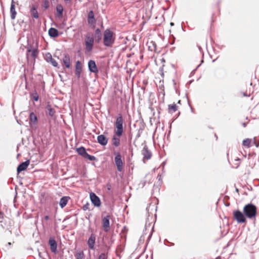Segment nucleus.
Listing matches in <instances>:
<instances>
[{"label":"nucleus","instance_id":"1","mask_svg":"<svg viewBox=\"0 0 259 259\" xmlns=\"http://www.w3.org/2000/svg\"><path fill=\"white\" fill-rule=\"evenodd\" d=\"M243 212L246 218L249 220H255L257 215V208L252 203H248L244 205Z\"/></svg>","mask_w":259,"mask_h":259},{"label":"nucleus","instance_id":"2","mask_svg":"<svg viewBox=\"0 0 259 259\" xmlns=\"http://www.w3.org/2000/svg\"><path fill=\"white\" fill-rule=\"evenodd\" d=\"M115 35L109 29H106L103 34V44L106 47H111L115 42Z\"/></svg>","mask_w":259,"mask_h":259},{"label":"nucleus","instance_id":"3","mask_svg":"<svg viewBox=\"0 0 259 259\" xmlns=\"http://www.w3.org/2000/svg\"><path fill=\"white\" fill-rule=\"evenodd\" d=\"M123 120L122 115L119 114L116 119V121L115 122L116 130H115L114 132L115 135H117V137H121L123 134Z\"/></svg>","mask_w":259,"mask_h":259},{"label":"nucleus","instance_id":"4","mask_svg":"<svg viewBox=\"0 0 259 259\" xmlns=\"http://www.w3.org/2000/svg\"><path fill=\"white\" fill-rule=\"evenodd\" d=\"M94 39L92 33H88L85 36L84 43L85 49L88 52H90L93 48Z\"/></svg>","mask_w":259,"mask_h":259},{"label":"nucleus","instance_id":"5","mask_svg":"<svg viewBox=\"0 0 259 259\" xmlns=\"http://www.w3.org/2000/svg\"><path fill=\"white\" fill-rule=\"evenodd\" d=\"M233 217L239 224L246 223V217L245 214L239 210H236L233 211Z\"/></svg>","mask_w":259,"mask_h":259},{"label":"nucleus","instance_id":"6","mask_svg":"<svg viewBox=\"0 0 259 259\" xmlns=\"http://www.w3.org/2000/svg\"><path fill=\"white\" fill-rule=\"evenodd\" d=\"M38 54L37 49L33 47L32 46H28L27 49V58L28 59L30 57L35 60Z\"/></svg>","mask_w":259,"mask_h":259},{"label":"nucleus","instance_id":"7","mask_svg":"<svg viewBox=\"0 0 259 259\" xmlns=\"http://www.w3.org/2000/svg\"><path fill=\"white\" fill-rule=\"evenodd\" d=\"M114 161L117 166V170L121 172L123 169V163L121 159V155L119 152L115 153Z\"/></svg>","mask_w":259,"mask_h":259},{"label":"nucleus","instance_id":"8","mask_svg":"<svg viewBox=\"0 0 259 259\" xmlns=\"http://www.w3.org/2000/svg\"><path fill=\"white\" fill-rule=\"evenodd\" d=\"M90 199L92 203L96 207H99L101 205V201L99 197L94 193L91 192L90 194Z\"/></svg>","mask_w":259,"mask_h":259},{"label":"nucleus","instance_id":"9","mask_svg":"<svg viewBox=\"0 0 259 259\" xmlns=\"http://www.w3.org/2000/svg\"><path fill=\"white\" fill-rule=\"evenodd\" d=\"M88 68L91 72L97 74L99 72L96 62L94 60H90L88 62Z\"/></svg>","mask_w":259,"mask_h":259},{"label":"nucleus","instance_id":"10","mask_svg":"<svg viewBox=\"0 0 259 259\" xmlns=\"http://www.w3.org/2000/svg\"><path fill=\"white\" fill-rule=\"evenodd\" d=\"M110 216L109 215H107L102 219L103 228L104 229V230L105 232H108L109 230V228H110L109 220H110Z\"/></svg>","mask_w":259,"mask_h":259},{"label":"nucleus","instance_id":"11","mask_svg":"<svg viewBox=\"0 0 259 259\" xmlns=\"http://www.w3.org/2000/svg\"><path fill=\"white\" fill-rule=\"evenodd\" d=\"M142 154L143 156V159L146 160H149L151 158L152 153L151 151L148 149L147 145H145L142 151Z\"/></svg>","mask_w":259,"mask_h":259},{"label":"nucleus","instance_id":"12","mask_svg":"<svg viewBox=\"0 0 259 259\" xmlns=\"http://www.w3.org/2000/svg\"><path fill=\"white\" fill-rule=\"evenodd\" d=\"M45 59L46 61L50 63L54 67H57L58 66V63L57 61L54 60L52 56V55L50 53H47L46 54L45 56Z\"/></svg>","mask_w":259,"mask_h":259},{"label":"nucleus","instance_id":"13","mask_svg":"<svg viewBox=\"0 0 259 259\" xmlns=\"http://www.w3.org/2000/svg\"><path fill=\"white\" fill-rule=\"evenodd\" d=\"M38 119L36 115L31 112L29 114V125L30 127H32L34 125H36L37 123Z\"/></svg>","mask_w":259,"mask_h":259},{"label":"nucleus","instance_id":"14","mask_svg":"<svg viewBox=\"0 0 259 259\" xmlns=\"http://www.w3.org/2000/svg\"><path fill=\"white\" fill-rule=\"evenodd\" d=\"M96 235L92 233L91 234L89 238L88 239L87 243L89 247L91 249H94V245L95 244Z\"/></svg>","mask_w":259,"mask_h":259},{"label":"nucleus","instance_id":"15","mask_svg":"<svg viewBox=\"0 0 259 259\" xmlns=\"http://www.w3.org/2000/svg\"><path fill=\"white\" fill-rule=\"evenodd\" d=\"M49 244L50 246L51 251L56 253L57 252V243L54 238H50L49 241Z\"/></svg>","mask_w":259,"mask_h":259},{"label":"nucleus","instance_id":"16","mask_svg":"<svg viewBox=\"0 0 259 259\" xmlns=\"http://www.w3.org/2000/svg\"><path fill=\"white\" fill-rule=\"evenodd\" d=\"M98 142L102 146H105L108 143V138L104 135H101L97 137Z\"/></svg>","mask_w":259,"mask_h":259},{"label":"nucleus","instance_id":"17","mask_svg":"<svg viewBox=\"0 0 259 259\" xmlns=\"http://www.w3.org/2000/svg\"><path fill=\"white\" fill-rule=\"evenodd\" d=\"M29 164V161L26 160L25 162L21 163L17 167V171L18 173H20L22 171L26 169L27 167Z\"/></svg>","mask_w":259,"mask_h":259},{"label":"nucleus","instance_id":"18","mask_svg":"<svg viewBox=\"0 0 259 259\" xmlns=\"http://www.w3.org/2000/svg\"><path fill=\"white\" fill-rule=\"evenodd\" d=\"M10 14H11V18L12 20H14L16 18V16L17 15V12L15 10V6L14 0L12 1L11 7H10Z\"/></svg>","mask_w":259,"mask_h":259},{"label":"nucleus","instance_id":"19","mask_svg":"<svg viewBox=\"0 0 259 259\" xmlns=\"http://www.w3.org/2000/svg\"><path fill=\"white\" fill-rule=\"evenodd\" d=\"M63 7L61 4H58L56 6V16L59 18H62L63 17Z\"/></svg>","mask_w":259,"mask_h":259},{"label":"nucleus","instance_id":"20","mask_svg":"<svg viewBox=\"0 0 259 259\" xmlns=\"http://www.w3.org/2000/svg\"><path fill=\"white\" fill-rule=\"evenodd\" d=\"M30 12L33 18L35 19H38L39 18V15L37 11V7L35 5H32L30 10Z\"/></svg>","mask_w":259,"mask_h":259},{"label":"nucleus","instance_id":"21","mask_svg":"<svg viewBox=\"0 0 259 259\" xmlns=\"http://www.w3.org/2000/svg\"><path fill=\"white\" fill-rule=\"evenodd\" d=\"M88 22L89 24L92 25L96 23L94 17V13L93 11H90L88 15Z\"/></svg>","mask_w":259,"mask_h":259},{"label":"nucleus","instance_id":"22","mask_svg":"<svg viewBox=\"0 0 259 259\" xmlns=\"http://www.w3.org/2000/svg\"><path fill=\"white\" fill-rule=\"evenodd\" d=\"M81 69L82 67L81 65V63L79 61H77L76 62L75 64V74L77 76L78 78H79L80 76Z\"/></svg>","mask_w":259,"mask_h":259},{"label":"nucleus","instance_id":"23","mask_svg":"<svg viewBox=\"0 0 259 259\" xmlns=\"http://www.w3.org/2000/svg\"><path fill=\"white\" fill-rule=\"evenodd\" d=\"M62 60L66 67L69 68L70 67V59L69 55L67 54H64Z\"/></svg>","mask_w":259,"mask_h":259},{"label":"nucleus","instance_id":"24","mask_svg":"<svg viewBox=\"0 0 259 259\" xmlns=\"http://www.w3.org/2000/svg\"><path fill=\"white\" fill-rule=\"evenodd\" d=\"M102 37V34L100 29L99 28L96 29L95 33V38L96 41L99 43L101 41Z\"/></svg>","mask_w":259,"mask_h":259},{"label":"nucleus","instance_id":"25","mask_svg":"<svg viewBox=\"0 0 259 259\" xmlns=\"http://www.w3.org/2000/svg\"><path fill=\"white\" fill-rule=\"evenodd\" d=\"M46 109H47L46 113L49 116L52 117L55 115V114L56 113L55 110L52 107V106L50 104H48L47 105Z\"/></svg>","mask_w":259,"mask_h":259},{"label":"nucleus","instance_id":"26","mask_svg":"<svg viewBox=\"0 0 259 259\" xmlns=\"http://www.w3.org/2000/svg\"><path fill=\"white\" fill-rule=\"evenodd\" d=\"M49 34L52 37H56L58 36V31L54 28H51L49 30Z\"/></svg>","mask_w":259,"mask_h":259},{"label":"nucleus","instance_id":"27","mask_svg":"<svg viewBox=\"0 0 259 259\" xmlns=\"http://www.w3.org/2000/svg\"><path fill=\"white\" fill-rule=\"evenodd\" d=\"M69 199V197L67 196H64L61 198L59 204L61 208H63L66 205Z\"/></svg>","mask_w":259,"mask_h":259},{"label":"nucleus","instance_id":"28","mask_svg":"<svg viewBox=\"0 0 259 259\" xmlns=\"http://www.w3.org/2000/svg\"><path fill=\"white\" fill-rule=\"evenodd\" d=\"M120 137H117V135H114L113 136L112 141V144L115 146L118 147L120 145Z\"/></svg>","mask_w":259,"mask_h":259},{"label":"nucleus","instance_id":"29","mask_svg":"<svg viewBox=\"0 0 259 259\" xmlns=\"http://www.w3.org/2000/svg\"><path fill=\"white\" fill-rule=\"evenodd\" d=\"M74 256L75 257V259H84L85 255H84L83 250H77L74 253Z\"/></svg>","mask_w":259,"mask_h":259},{"label":"nucleus","instance_id":"30","mask_svg":"<svg viewBox=\"0 0 259 259\" xmlns=\"http://www.w3.org/2000/svg\"><path fill=\"white\" fill-rule=\"evenodd\" d=\"M77 152L78 154L81 155L83 157H84L87 152L84 147H81L77 149Z\"/></svg>","mask_w":259,"mask_h":259},{"label":"nucleus","instance_id":"31","mask_svg":"<svg viewBox=\"0 0 259 259\" xmlns=\"http://www.w3.org/2000/svg\"><path fill=\"white\" fill-rule=\"evenodd\" d=\"M168 109L169 112L173 113L177 111V106L176 104L174 103L168 105Z\"/></svg>","mask_w":259,"mask_h":259},{"label":"nucleus","instance_id":"32","mask_svg":"<svg viewBox=\"0 0 259 259\" xmlns=\"http://www.w3.org/2000/svg\"><path fill=\"white\" fill-rule=\"evenodd\" d=\"M30 97L31 99L34 100L35 101H37L39 99V96L36 91H35L33 93H32L30 94Z\"/></svg>","mask_w":259,"mask_h":259},{"label":"nucleus","instance_id":"33","mask_svg":"<svg viewBox=\"0 0 259 259\" xmlns=\"http://www.w3.org/2000/svg\"><path fill=\"white\" fill-rule=\"evenodd\" d=\"M251 140L250 139H246L243 141V145L245 147H249L250 146Z\"/></svg>","mask_w":259,"mask_h":259},{"label":"nucleus","instance_id":"34","mask_svg":"<svg viewBox=\"0 0 259 259\" xmlns=\"http://www.w3.org/2000/svg\"><path fill=\"white\" fill-rule=\"evenodd\" d=\"M84 158L88 159L90 161H93L96 159V157L94 156L91 155L89 154L88 153L86 154V155Z\"/></svg>","mask_w":259,"mask_h":259},{"label":"nucleus","instance_id":"35","mask_svg":"<svg viewBox=\"0 0 259 259\" xmlns=\"http://www.w3.org/2000/svg\"><path fill=\"white\" fill-rule=\"evenodd\" d=\"M49 6H50V4H49V1L48 0H45L44 1L43 4H42V7L45 9H47L49 7Z\"/></svg>","mask_w":259,"mask_h":259},{"label":"nucleus","instance_id":"36","mask_svg":"<svg viewBox=\"0 0 259 259\" xmlns=\"http://www.w3.org/2000/svg\"><path fill=\"white\" fill-rule=\"evenodd\" d=\"M107 254L105 253H102L98 257V259H107Z\"/></svg>","mask_w":259,"mask_h":259},{"label":"nucleus","instance_id":"37","mask_svg":"<svg viewBox=\"0 0 259 259\" xmlns=\"http://www.w3.org/2000/svg\"><path fill=\"white\" fill-rule=\"evenodd\" d=\"M89 206H90V204L88 203H87L83 205L82 209L83 210H88V209H89Z\"/></svg>","mask_w":259,"mask_h":259},{"label":"nucleus","instance_id":"38","mask_svg":"<svg viewBox=\"0 0 259 259\" xmlns=\"http://www.w3.org/2000/svg\"><path fill=\"white\" fill-rule=\"evenodd\" d=\"M45 220H48L49 219V217L48 215H46L44 218Z\"/></svg>","mask_w":259,"mask_h":259},{"label":"nucleus","instance_id":"39","mask_svg":"<svg viewBox=\"0 0 259 259\" xmlns=\"http://www.w3.org/2000/svg\"><path fill=\"white\" fill-rule=\"evenodd\" d=\"M242 124H243V126L244 127H245V126H246V123H243Z\"/></svg>","mask_w":259,"mask_h":259},{"label":"nucleus","instance_id":"40","mask_svg":"<svg viewBox=\"0 0 259 259\" xmlns=\"http://www.w3.org/2000/svg\"><path fill=\"white\" fill-rule=\"evenodd\" d=\"M8 244H9V245H10L11 244V242H9V243H8Z\"/></svg>","mask_w":259,"mask_h":259},{"label":"nucleus","instance_id":"41","mask_svg":"<svg viewBox=\"0 0 259 259\" xmlns=\"http://www.w3.org/2000/svg\"><path fill=\"white\" fill-rule=\"evenodd\" d=\"M170 24H171V25H174V23H170Z\"/></svg>","mask_w":259,"mask_h":259},{"label":"nucleus","instance_id":"42","mask_svg":"<svg viewBox=\"0 0 259 259\" xmlns=\"http://www.w3.org/2000/svg\"><path fill=\"white\" fill-rule=\"evenodd\" d=\"M216 259H218V258H217Z\"/></svg>","mask_w":259,"mask_h":259}]
</instances>
